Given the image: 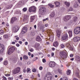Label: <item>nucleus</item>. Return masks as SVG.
<instances>
[{"mask_svg":"<svg viewBox=\"0 0 80 80\" xmlns=\"http://www.w3.org/2000/svg\"><path fill=\"white\" fill-rule=\"evenodd\" d=\"M53 78V76L50 72H48L45 75L43 80H52Z\"/></svg>","mask_w":80,"mask_h":80,"instance_id":"1","label":"nucleus"},{"mask_svg":"<svg viewBox=\"0 0 80 80\" xmlns=\"http://www.w3.org/2000/svg\"><path fill=\"white\" fill-rule=\"evenodd\" d=\"M59 55L61 57L63 60L67 57V52H60Z\"/></svg>","mask_w":80,"mask_h":80,"instance_id":"2","label":"nucleus"},{"mask_svg":"<svg viewBox=\"0 0 80 80\" xmlns=\"http://www.w3.org/2000/svg\"><path fill=\"white\" fill-rule=\"evenodd\" d=\"M15 50V48L14 47H12L9 48V49L8 50L7 53L8 55H11Z\"/></svg>","mask_w":80,"mask_h":80,"instance_id":"3","label":"nucleus"},{"mask_svg":"<svg viewBox=\"0 0 80 80\" xmlns=\"http://www.w3.org/2000/svg\"><path fill=\"white\" fill-rule=\"evenodd\" d=\"M74 32L76 35L80 33V27L78 26L76 27L74 30Z\"/></svg>","mask_w":80,"mask_h":80,"instance_id":"4","label":"nucleus"},{"mask_svg":"<svg viewBox=\"0 0 80 80\" xmlns=\"http://www.w3.org/2000/svg\"><path fill=\"white\" fill-rule=\"evenodd\" d=\"M46 8L44 7H41L39 9V12L40 14H41V15L43 14V13H45L46 12Z\"/></svg>","mask_w":80,"mask_h":80,"instance_id":"5","label":"nucleus"},{"mask_svg":"<svg viewBox=\"0 0 80 80\" xmlns=\"http://www.w3.org/2000/svg\"><path fill=\"white\" fill-rule=\"evenodd\" d=\"M20 71V67H18V68H15L13 71H12L13 73L14 74H17V73H18Z\"/></svg>","mask_w":80,"mask_h":80,"instance_id":"6","label":"nucleus"},{"mask_svg":"<svg viewBox=\"0 0 80 80\" xmlns=\"http://www.w3.org/2000/svg\"><path fill=\"white\" fill-rule=\"evenodd\" d=\"M66 47L67 48H68L70 50L72 51L73 50V47L70 45V43L69 42L67 43L66 44Z\"/></svg>","mask_w":80,"mask_h":80,"instance_id":"7","label":"nucleus"},{"mask_svg":"<svg viewBox=\"0 0 80 80\" xmlns=\"http://www.w3.org/2000/svg\"><path fill=\"white\" fill-rule=\"evenodd\" d=\"M19 30V28L18 27V26H16L13 27L12 28V31L13 32L15 33H16V32H17Z\"/></svg>","mask_w":80,"mask_h":80,"instance_id":"8","label":"nucleus"},{"mask_svg":"<svg viewBox=\"0 0 80 80\" xmlns=\"http://www.w3.org/2000/svg\"><path fill=\"white\" fill-rule=\"evenodd\" d=\"M36 8L35 6H32L29 8V12H35L36 11Z\"/></svg>","mask_w":80,"mask_h":80,"instance_id":"9","label":"nucleus"},{"mask_svg":"<svg viewBox=\"0 0 80 80\" xmlns=\"http://www.w3.org/2000/svg\"><path fill=\"white\" fill-rule=\"evenodd\" d=\"M5 46L3 45H2L0 44V53H3L5 49H4Z\"/></svg>","mask_w":80,"mask_h":80,"instance_id":"10","label":"nucleus"},{"mask_svg":"<svg viewBox=\"0 0 80 80\" xmlns=\"http://www.w3.org/2000/svg\"><path fill=\"white\" fill-rule=\"evenodd\" d=\"M49 65L50 67H55L56 65V64L54 62L51 61L49 63Z\"/></svg>","mask_w":80,"mask_h":80,"instance_id":"11","label":"nucleus"},{"mask_svg":"<svg viewBox=\"0 0 80 80\" xmlns=\"http://www.w3.org/2000/svg\"><path fill=\"white\" fill-rule=\"evenodd\" d=\"M27 28L26 27H24L22 30L21 33L23 34L27 32Z\"/></svg>","mask_w":80,"mask_h":80,"instance_id":"12","label":"nucleus"},{"mask_svg":"<svg viewBox=\"0 0 80 80\" xmlns=\"http://www.w3.org/2000/svg\"><path fill=\"white\" fill-rule=\"evenodd\" d=\"M73 40L74 42H79L80 40V37H76L73 38Z\"/></svg>","mask_w":80,"mask_h":80,"instance_id":"13","label":"nucleus"},{"mask_svg":"<svg viewBox=\"0 0 80 80\" xmlns=\"http://www.w3.org/2000/svg\"><path fill=\"white\" fill-rule=\"evenodd\" d=\"M57 36V37H60V34L62 33V30H58L56 31Z\"/></svg>","mask_w":80,"mask_h":80,"instance_id":"14","label":"nucleus"},{"mask_svg":"<svg viewBox=\"0 0 80 80\" xmlns=\"http://www.w3.org/2000/svg\"><path fill=\"white\" fill-rule=\"evenodd\" d=\"M24 21L26 22H28V17L27 15H25L24 17Z\"/></svg>","mask_w":80,"mask_h":80,"instance_id":"15","label":"nucleus"},{"mask_svg":"<svg viewBox=\"0 0 80 80\" xmlns=\"http://www.w3.org/2000/svg\"><path fill=\"white\" fill-rule=\"evenodd\" d=\"M62 39L63 40H68V35L67 34H66L65 36H62Z\"/></svg>","mask_w":80,"mask_h":80,"instance_id":"16","label":"nucleus"},{"mask_svg":"<svg viewBox=\"0 0 80 80\" xmlns=\"http://www.w3.org/2000/svg\"><path fill=\"white\" fill-rule=\"evenodd\" d=\"M17 20V18L16 17L13 18L11 19V23H13V22Z\"/></svg>","mask_w":80,"mask_h":80,"instance_id":"17","label":"nucleus"},{"mask_svg":"<svg viewBox=\"0 0 80 80\" xmlns=\"http://www.w3.org/2000/svg\"><path fill=\"white\" fill-rule=\"evenodd\" d=\"M35 17H36V16L35 15L31 16L30 18V22H32L34 20V19L35 18Z\"/></svg>","mask_w":80,"mask_h":80,"instance_id":"18","label":"nucleus"},{"mask_svg":"<svg viewBox=\"0 0 80 80\" xmlns=\"http://www.w3.org/2000/svg\"><path fill=\"white\" fill-rule=\"evenodd\" d=\"M75 59L77 62H80V57L78 55H76Z\"/></svg>","mask_w":80,"mask_h":80,"instance_id":"19","label":"nucleus"},{"mask_svg":"<svg viewBox=\"0 0 80 80\" xmlns=\"http://www.w3.org/2000/svg\"><path fill=\"white\" fill-rule=\"evenodd\" d=\"M36 40L37 42H41L42 41V38L40 36H38L36 38Z\"/></svg>","mask_w":80,"mask_h":80,"instance_id":"20","label":"nucleus"},{"mask_svg":"<svg viewBox=\"0 0 80 80\" xmlns=\"http://www.w3.org/2000/svg\"><path fill=\"white\" fill-rule=\"evenodd\" d=\"M54 4H55L56 7H58L60 5V2H54Z\"/></svg>","mask_w":80,"mask_h":80,"instance_id":"21","label":"nucleus"},{"mask_svg":"<svg viewBox=\"0 0 80 80\" xmlns=\"http://www.w3.org/2000/svg\"><path fill=\"white\" fill-rule=\"evenodd\" d=\"M55 15V13L54 12H53L50 15L51 18H53Z\"/></svg>","mask_w":80,"mask_h":80,"instance_id":"22","label":"nucleus"},{"mask_svg":"<svg viewBox=\"0 0 80 80\" xmlns=\"http://www.w3.org/2000/svg\"><path fill=\"white\" fill-rule=\"evenodd\" d=\"M64 4L65 5H66L67 7H70V2H64Z\"/></svg>","mask_w":80,"mask_h":80,"instance_id":"23","label":"nucleus"},{"mask_svg":"<svg viewBox=\"0 0 80 80\" xmlns=\"http://www.w3.org/2000/svg\"><path fill=\"white\" fill-rule=\"evenodd\" d=\"M53 46L55 47H57L58 46V42L57 41L53 43Z\"/></svg>","mask_w":80,"mask_h":80,"instance_id":"24","label":"nucleus"},{"mask_svg":"<svg viewBox=\"0 0 80 80\" xmlns=\"http://www.w3.org/2000/svg\"><path fill=\"white\" fill-rule=\"evenodd\" d=\"M3 37L5 39H8V35L7 34H5L3 35Z\"/></svg>","mask_w":80,"mask_h":80,"instance_id":"25","label":"nucleus"},{"mask_svg":"<svg viewBox=\"0 0 80 80\" xmlns=\"http://www.w3.org/2000/svg\"><path fill=\"white\" fill-rule=\"evenodd\" d=\"M68 33L70 37H72V31H68Z\"/></svg>","mask_w":80,"mask_h":80,"instance_id":"26","label":"nucleus"},{"mask_svg":"<svg viewBox=\"0 0 80 80\" xmlns=\"http://www.w3.org/2000/svg\"><path fill=\"white\" fill-rule=\"evenodd\" d=\"M76 75L77 77H78V78H80V75L79 74V72H76Z\"/></svg>","mask_w":80,"mask_h":80,"instance_id":"27","label":"nucleus"},{"mask_svg":"<svg viewBox=\"0 0 80 80\" xmlns=\"http://www.w3.org/2000/svg\"><path fill=\"white\" fill-rule=\"evenodd\" d=\"M73 20L74 22H77V21L78 20V18H77V17H74L73 18Z\"/></svg>","mask_w":80,"mask_h":80,"instance_id":"28","label":"nucleus"},{"mask_svg":"<svg viewBox=\"0 0 80 80\" xmlns=\"http://www.w3.org/2000/svg\"><path fill=\"white\" fill-rule=\"evenodd\" d=\"M70 73H71V71L68 70L67 72V74L68 75H70Z\"/></svg>","mask_w":80,"mask_h":80,"instance_id":"29","label":"nucleus"},{"mask_svg":"<svg viewBox=\"0 0 80 80\" xmlns=\"http://www.w3.org/2000/svg\"><path fill=\"white\" fill-rule=\"evenodd\" d=\"M66 18L68 20L71 18V16L68 15L66 16Z\"/></svg>","mask_w":80,"mask_h":80,"instance_id":"30","label":"nucleus"},{"mask_svg":"<svg viewBox=\"0 0 80 80\" xmlns=\"http://www.w3.org/2000/svg\"><path fill=\"white\" fill-rule=\"evenodd\" d=\"M48 5L50 8H53L54 7V5H52L51 3L49 4Z\"/></svg>","mask_w":80,"mask_h":80,"instance_id":"31","label":"nucleus"},{"mask_svg":"<svg viewBox=\"0 0 80 80\" xmlns=\"http://www.w3.org/2000/svg\"><path fill=\"white\" fill-rule=\"evenodd\" d=\"M4 33V31H3V30L2 29H1L0 30V34H1V35H3Z\"/></svg>","mask_w":80,"mask_h":80,"instance_id":"32","label":"nucleus"},{"mask_svg":"<svg viewBox=\"0 0 80 80\" xmlns=\"http://www.w3.org/2000/svg\"><path fill=\"white\" fill-rule=\"evenodd\" d=\"M23 58L24 60H27L28 59V57L26 55L24 56Z\"/></svg>","mask_w":80,"mask_h":80,"instance_id":"33","label":"nucleus"},{"mask_svg":"<svg viewBox=\"0 0 80 80\" xmlns=\"http://www.w3.org/2000/svg\"><path fill=\"white\" fill-rule=\"evenodd\" d=\"M8 64V62L7 61H5L4 62V65H7Z\"/></svg>","mask_w":80,"mask_h":80,"instance_id":"34","label":"nucleus"},{"mask_svg":"<svg viewBox=\"0 0 80 80\" xmlns=\"http://www.w3.org/2000/svg\"><path fill=\"white\" fill-rule=\"evenodd\" d=\"M30 70H31V69H30V68H28L27 69V73H28V72H30Z\"/></svg>","mask_w":80,"mask_h":80,"instance_id":"35","label":"nucleus"},{"mask_svg":"<svg viewBox=\"0 0 80 80\" xmlns=\"http://www.w3.org/2000/svg\"><path fill=\"white\" fill-rule=\"evenodd\" d=\"M35 46L36 47H38L40 46V44L39 43H36Z\"/></svg>","mask_w":80,"mask_h":80,"instance_id":"36","label":"nucleus"},{"mask_svg":"<svg viewBox=\"0 0 80 80\" xmlns=\"http://www.w3.org/2000/svg\"><path fill=\"white\" fill-rule=\"evenodd\" d=\"M27 10V8H24L22 9V10H23V11H24V12H26Z\"/></svg>","mask_w":80,"mask_h":80,"instance_id":"37","label":"nucleus"},{"mask_svg":"<svg viewBox=\"0 0 80 80\" xmlns=\"http://www.w3.org/2000/svg\"><path fill=\"white\" fill-rule=\"evenodd\" d=\"M73 10V8H70L68 9V11H72V10Z\"/></svg>","mask_w":80,"mask_h":80,"instance_id":"38","label":"nucleus"},{"mask_svg":"<svg viewBox=\"0 0 80 80\" xmlns=\"http://www.w3.org/2000/svg\"><path fill=\"white\" fill-rule=\"evenodd\" d=\"M8 79L9 80H12L13 79V77H9L8 78Z\"/></svg>","mask_w":80,"mask_h":80,"instance_id":"39","label":"nucleus"},{"mask_svg":"<svg viewBox=\"0 0 80 80\" xmlns=\"http://www.w3.org/2000/svg\"><path fill=\"white\" fill-rule=\"evenodd\" d=\"M63 20H64V21H65V22H67V21L68 20L66 18V17H64L63 18Z\"/></svg>","mask_w":80,"mask_h":80,"instance_id":"40","label":"nucleus"},{"mask_svg":"<svg viewBox=\"0 0 80 80\" xmlns=\"http://www.w3.org/2000/svg\"><path fill=\"white\" fill-rule=\"evenodd\" d=\"M58 72L59 73H62V70H61V69H58Z\"/></svg>","mask_w":80,"mask_h":80,"instance_id":"41","label":"nucleus"},{"mask_svg":"<svg viewBox=\"0 0 80 80\" xmlns=\"http://www.w3.org/2000/svg\"><path fill=\"white\" fill-rule=\"evenodd\" d=\"M36 71H37V69L35 68H34L32 70L33 72H36Z\"/></svg>","mask_w":80,"mask_h":80,"instance_id":"42","label":"nucleus"},{"mask_svg":"<svg viewBox=\"0 0 80 80\" xmlns=\"http://www.w3.org/2000/svg\"><path fill=\"white\" fill-rule=\"evenodd\" d=\"M42 62H43V63H45V62H46V60L43 58L42 60Z\"/></svg>","mask_w":80,"mask_h":80,"instance_id":"43","label":"nucleus"},{"mask_svg":"<svg viewBox=\"0 0 80 80\" xmlns=\"http://www.w3.org/2000/svg\"><path fill=\"white\" fill-rule=\"evenodd\" d=\"M22 77V75H20L19 77V78L20 79H21V80H22V79H23V78Z\"/></svg>","mask_w":80,"mask_h":80,"instance_id":"44","label":"nucleus"},{"mask_svg":"<svg viewBox=\"0 0 80 80\" xmlns=\"http://www.w3.org/2000/svg\"><path fill=\"white\" fill-rule=\"evenodd\" d=\"M3 79L2 80H7V78L6 77L3 76L2 77Z\"/></svg>","mask_w":80,"mask_h":80,"instance_id":"45","label":"nucleus"},{"mask_svg":"<svg viewBox=\"0 0 80 80\" xmlns=\"http://www.w3.org/2000/svg\"><path fill=\"white\" fill-rule=\"evenodd\" d=\"M61 48H64V47H65V45H64V44H62L61 45Z\"/></svg>","mask_w":80,"mask_h":80,"instance_id":"46","label":"nucleus"},{"mask_svg":"<svg viewBox=\"0 0 80 80\" xmlns=\"http://www.w3.org/2000/svg\"><path fill=\"white\" fill-rule=\"evenodd\" d=\"M39 69L40 70H43V67L41 66L39 67Z\"/></svg>","mask_w":80,"mask_h":80,"instance_id":"47","label":"nucleus"},{"mask_svg":"<svg viewBox=\"0 0 80 80\" xmlns=\"http://www.w3.org/2000/svg\"><path fill=\"white\" fill-rule=\"evenodd\" d=\"M26 72H27V70H26V68H24L23 70V72L24 73H26Z\"/></svg>","mask_w":80,"mask_h":80,"instance_id":"48","label":"nucleus"},{"mask_svg":"<svg viewBox=\"0 0 80 80\" xmlns=\"http://www.w3.org/2000/svg\"><path fill=\"white\" fill-rule=\"evenodd\" d=\"M48 20V18H46V19H44L43 20V22H45V21H46V20Z\"/></svg>","mask_w":80,"mask_h":80,"instance_id":"49","label":"nucleus"},{"mask_svg":"<svg viewBox=\"0 0 80 80\" xmlns=\"http://www.w3.org/2000/svg\"><path fill=\"white\" fill-rule=\"evenodd\" d=\"M63 80H68V79L66 77H64L63 78Z\"/></svg>","mask_w":80,"mask_h":80,"instance_id":"50","label":"nucleus"},{"mask_svg":"<svg viewBox=\"0 0 80 80\" xmlns=\"http://www.w3.org/2000/svg\"><path fill=\"white\" fill-rule=\"evenodd\" d=\"M10 76V74H8H8H6L5 76H6V77H9V76Z\"/></svg>","mask_w":80,"mask_h":80,"instance_id":"51","label":"nucleus"},{"mask_svg":"<svg viewBox=\"0 0 80 80\" xmlns=\"http://www.w3.org/2000/svg\"><path fill=\"white\" fill-rule=\"evenodd\" d=\"M4 74L5 75H7V74H8V72L5 71V72Z\"/></svg>","mask_w":80,"mask_h":80,"instance_id":"52","label":"nucleus"},{"mask_svg":"<svg viewBox=\"0 0 80 80\" xmlns=\"http://www.w3.org/2000/svg\"><path fill=\"white\" fill-rule=\"evenodd\" d=\"M52 51H54V50H55V49L54 48H52Z\"/></svg>","mask_w":80,"mask_h":80,"instance_id":"53","label":"nucleus"},{"mask_svg":"<svg viewBox=\"0 0 80 80\" xmlns=\"http://www.w3.org/2000/svg\"><path fill=\"white\" fill-rule=\"evenodd\" d=\"M16 40H19V39H20V38H19V37H17L16 38Z\"/></svg>","mask_w":80,"mask_h":80,"instance_id":"54","label":"nucleus"},{"mask_svg":"<svg viewBox=\"0 0 80 80\" xmlns=\"http://www.w3.org/2000/svg\"><path fill=\"white\" fill-rule=\"evenodd\" d=\"M46 43L47 45H49V44H50V42H46Z\"/></svg>","mask_w":80,"mask_h":80,"instance_id":"55","label":"nucleus"},{"mask_svg":"<svg viewBox=\"0 0 80 80\" xmlns=\"http://www.w3.org/2000/svg\"><path fill=\"white\" fill-rule=\"evenodd\" d=\"M3 60V58H0V62H2V61Z\"/></svg>","mask_w":80,"mask_h":80,"instance_id":"56","label":"nucleus"},{"mask_svg":"<svg viewBox=\"0 0 80 80\" xmlns=\"http://www.w3.org/2000/svg\"><path fill=\"white\" fill-rule=\"evenodd\" d=\"M16 45L17 47H18L19 46H20V44H17Z\"/></svg>","mask_w":80,"mask_h":80,"instance_id":"57","label":"nucleus"},{"mask_svg":"<svg viewBox=\"0 0 80 80\" xmlns=\"http://www.w3.org/2000/svg\"><path fill=\"white\" fill-rule=\"evenodd\" d=\"M51 55L52 56H54V53L52 52L51 53Z\"/></svg>","mask_w":80,"mask_h":80,"instance_id":"58","label":"nucleus"},{"mask_svg":"<svg viewBox=\"0 0 80 80\" xmlns=\"http://www.w3.org/2000/svg\"><path fill=\"white\" fill-rule=\"evenodd\" d=\"M29 51H30V52H33V50L32 49H31Z\"/></svg>","mask_w":80,"mask_h":80,"instance_id":"59","label":"nucleus"},{"mask_svg":"<svg viewBox=\"0 0 80 80\" xmlns=\"http://www.w3.org/2000/svg\"><path fill=\"white\" fill-rule=\"evenodd\" d=\"M19 43L20 44H22V42L21 41H19Z\"/></svg>","mask_w":80,"mask_h":80,"instance_id":"60","label":"nucleus"},{"mask_svg":"<svg viewBox=\"0 0 80 80\" xmlns=\"http://www.w3.org/2000/svg\"><path fill=\"white\" fill-rule=\"evenodd\" d=\"M38 77H39V78H40V74H38Z\"/></svg>","mask_w":80,"mask_h":80,"instance_id":"61","label":"nucleus"},{"mask_svg":"<svg viewBox=\"0 0 80 80\" xmlns=\"http://www.w3.org/2000/svg\"><path fill=\"white\" fill-rule=\"evenodd\" d=\"M73 57V55L71 54L70 55V57Z\"/></svg>","mask_w":80,"mask_h":80,"instance_id":"62","label":"nucleus"},{"mask_svg":"<svg viewBox=\"0 0 80 80\" xmlns=\"http://www.w3.org/2000/svg\"><path fill=\"white\" fill-rule=\"evenodd\" d=\"M73 60H74V58H72L70 59V60H71L72 61H73Z\"/></svg>","mask_w":80,"mask_h":80,"instance_id":"63","label":"nucleus"},{"mask_svg":"<svg viewBox=\"0 0 80 80\" xmlns=\"http://www.w3.org/2000/svg\"><path fill=\"white\" fill-rule=\"evenodd\" d=\"M6 26L7 27H9V24H8V23H7V24L6 25Z\"/></svg>","mask_w":80,"mask_h":80,"instance_id":"64","label":"nucleus"}]
</instances>
